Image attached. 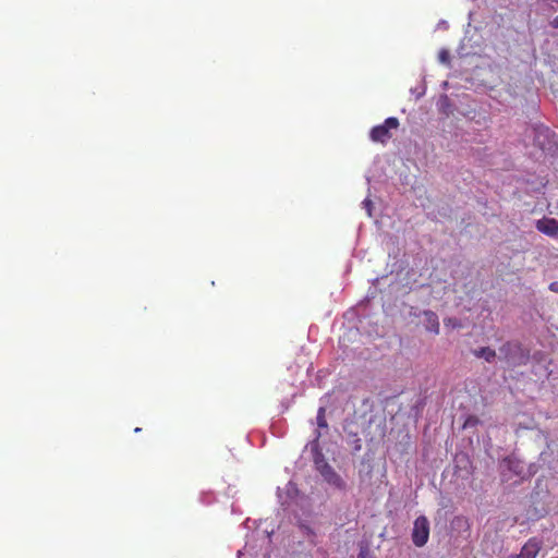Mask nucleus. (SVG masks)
I'll use <instances>...</instances> for the list:
<instances>
[{
  "label": "nucleus",
  "mask_w": 558,
  "mask_h": 558,
  "mask_svg": "<svg viewBox=\"0 0 558 558\" xmlns=\"http://www.w3.org/2000/svg\"><path fill=\"white\" fill-rule=\"evenodd\" d=\"M315 469L319 472L323 478L331 486L338 489H344L345 483L335 469L328 463L324 454L318 452L314 457Z\"/></svg>",
  "instance_id": "nucleus-1"
},
{
  "label": "nucleus",
  "mask_w": 558,
  "mask_h": 558,
  "mask_svg": "<svg viewBox=\"0 0 558 558\" xmlns=\"http://www.w3.org/2000/svg\"><path fill=\"white\" fill-rule=\"evenodd\" d=\"M399 128V120L395 117L387 118L383 124L376 125L371 130L369 136L373 142L385 144L391 137V130Z\"/></svg>",
  "instance_id": "nucleus-2"
},
{
  "label": "nucleus",
  "mask_w": 558,
  "mask_h": 558,
  "mask_svg": "<svg viewBox=\"0 0 558 558\" xmlns=\"http://www.w3.org/2000/svg\"><path fill=\"white\" fill-rule=\"evenodd\" d=\"M500 359L505 360L511 366H518L525 362L526 356L518 343L506 342L499 348Z\"/></svg>",
  "instance_id": "nucleus-3"
},
{
  "label": "nucleus",
  "mask_w": 558,
  "mask_h": 558,
  "mask_svg": "<svg viewBox=\"0 0 558 558\" xmlns=\"http://www.w3.org/2000/svg\"><path fill=\"white\" fill-rule=\"evenodd\" d=\"M429 537V522L426 517L420 515L415 519L412 531V541L415 546H424Z\"/></svg>",
  "instance_id": "nucleus-4"
},
{
  "label": "nucleus",
  "mask_w": 558,
  "mask_h": 558,
  "mask_svg": "<svg viewBox=\"0 0 558 558\" xmlns=\"http://www.w3.org/2000/svg\"><path fill=\"white\" fill-rule=\"evenodd\" d=\"M537 231L550 238H558V220L555 218L543 217L535 222Z\"/></svg>",
  "instance_id": "nucleus-5"
},
{
  "label": "nucleus",
  "mask_w": 558,
  "mask_h": 558,
  "mask_svg": "<svg viewBox=\"0 0 558 558\" xmlns=\"http://www.w3.org/2000/svg\"><path fill=\"white\" fill-rule=\"evenodd\" d=\"M542 548V541L536 537L530 538L522 547L520 554L509 558H535Z\"/></svg>",
  "instance_id": "nucleus-6"
},
{
  "label": "nucleus",
  "mask_w": 558,
  "mask_h": 558,
  "mask_svg": "<svg viewBox=\"0 0 558 558\" xmlns=\"http://www.w3.org/2000/svg\"><path fill=\"white\" fill-rule=\"evenodd\" d=\"M424 317H425V327L428 331H432L434 332L435 335H438L439 333V320H438V316L432 312V311H426L424 313Z\"/></svg>",
  "instance_id": "nucleus-7"
},
{
  "label": "nucleus",
  "mask_w": 558,
  "mask_h": 558,
  "mask_svg": "<svg viewBox=\"0 0 558 558\" xmlns=\"http://www.w3.org/2000/svg\"><path fill=\"white\" fill-rule=\"evenodd\" d=\"M475 355L477 357H483L487 362H493L494 359L496 357V352H495V350H493L488 347H485V348H481V349L476 350Z\"/></svg>",
  "instance_id": "nucleus-8"
},
{
  "label": "nucleus",
  "mask_w": 558,
  "mask_h": 558,
  "mask_svg": "<svg viewBox=\"0 0 558 558\" xmlns=\"http://www.w3.org/2000/svg\"><path fill=\"white\" fill-rule=\"evenodd\" d=\"M317 425L319 428H327V420H326V409L324 407H320L317 411L316 416Z\"/></svg>",
  "instance_id": "nucleus-9"
},
{
  "label": "nucleus",
  "mask_w": 558,
  "mask_h": 558,
  "mask_svg": "<svg viewBox=\"0 0 558 558\" xmlns=\"http://www.w3.org/2000/svg\"><path fill=\"white\" fill-rule=\"evenodd\" d=\"M439 60H440L441 62H447V61H449V53H448V51H446V50L440 51V53H439Z\"/></svg>",
  "instance_id": "nucleus-10"
},
{
  "label": "nucleus",
  "mask_w": 558,
  "mask_h": 558,
  "mask_svg": "<svg viewBox=\"0 0 558 558\" xmlns=\"http://www.w3.org/2000/svg\"><path fill=\"white\" fill-rule=\"evenodd\" d=\"M551 27L558 28V15L553 19L550 22Z\"/></svg>",
  "instance_id": "nucleus-11"
},
{
  "label": "nucleus",
  "mask_w": 558,
  "mask_h": 558,
  "mask_svg": "<svg viewBox=\"0 0 558 558\" xmlns=\"http://www.w3.org/2000/svg\"><path fill=\"white\" fill-rule=\"evenodd\" d=\"M549 289L554 292H558V282L550 283Z\"/></svg>",
  "instance_id": "nucleus-12"
},
{
  "label": "nucleus",
  "mask_w": 558,
  "mask_h": 558,
  "mask_svg": "<svg viewBox=\"0 0 558 558\" xmlns=\"http://www.w3.org/2000/svg\"><path fill=\"white\" fill-rule=\"evenodd\" d=\"M364 203H365V205L368 208V214L371 215V204H372V202L369 199H365Z\"/></svg>",
  "instance_id": "nucleus-13"
},
{
  "label": "nucleus",
  "mask_w": 558,
  "mask_h": 558,
  "mask_svg": "<svg viewBox=\"0 0 558 558\" xmlns=\"http://www.w3.org/2000/svg\"><path fill=\"white\" fill-rule=\"evenodd\" d=\"M357 558H367L366 555L364 553H360Z\"/></svg>",
  "instance_id": "nucleus-14"
},
{
  "label": "nucleus",
  "mask_w": 558,
  "mask_h": 558,
  "mask_svg": "<svg viewBox=\"0 0 558 558\" xmlns=\"http://www.w3.org/2000/svg\"><path fill=\"white\" fill-rule=\"evenodd\" d=\"M135 432H136V433H141V428H140V427H136V428H135Z\"/></svg>",
  "instance_id": "nucleus-15"
},
{
  "label": "nucleus",
  "mask_w": 558,
  "mask_h": 558,
  "mask_svg": "<svg viewBox=\"0 0 558 558\" xmlns=\"http://www.w3.org/2000/svg\"><path fill=\"white\" fill-rule=\"evenodd\" d=\"M471 422V418L466 420L465 426Z\"/></svg>",
  "instance_id": "nucleus-16"
}]
</instances>
